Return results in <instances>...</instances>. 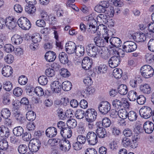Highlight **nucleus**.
I'll return each mask as SVG.
<instances>
[{"mask_svg": "<svg viewBox=\"0 0 154 154\" xmlns=\"http://www.w3.org/2000/svg\"><path fill=\"white\" fill-rule=\"evenodd\" d=\"M152 110L148 106L142 107L139 110L140 116L144 119H148L152 116Z\"/></svg>", "mask_w": 154, "mask_h": 154, "instance_id": "nucleus-7", "label": "nucleus"}, {"mask_svg": "<svg viewBox=\"0 0 154 154\" xmlns=\"http://www.w3.org/2000/svg\"><path fill=\"white\" fill-rule=\"evenodd\" d=\"M4 50L7 53L12 52L14 50V46L10 44H7L5 45L4 47Z\"/></svg>", "mask_w": 154, "mask_h": 154, "instance_id": "nucleus-57", "label": "nucleus"}, {"mask_svg": "<svg viewBox=\"0 0 154 154\" xmlns=\"http://www.w3.org/2000/svg\"><path fill=\"white\" fill-rule=\"evenodd\" d=\"M57 134V129L54 127H51L48 128L46 131V136L50 138L54 137Z\"/></svg>", "mask_w": 154, "mask_h": 154, "instance_id": "nucleus-25", "label": "nucleus"}, {"mask_svg": "<svg viewBox=\"0 0 154 154\" xmlns=\"http://www.w3.org/2000/svg\"><path fill=\"white\" fill-rule=\"evenodd\" d=\"M94 10L96 11L99 13H103L106 11V9H105L100 4L97 5L95 7Z\"/></svg>", "mask_w": 154, "mask_h": 154, "instance_id": "nucleus-64", "label": "nucleus"}, {"mask_svg": "<svg viewBox=\"0 0 154 154\" xmlns=\"http://www.w3.org/2000/svg\"><path fill=\"white\" fill-rule=\"evenodd\" d=\"M147 45L148 50L151 52H154V39H150Z\"/></svg>", "mask_w": 154, "mask_h": 154, "instance_id": "nucleus-48", "label": "nucleus"}, {"mask_svg": "<svg viewBox=\"0 0 154 154\" xmlns=\"http://www.w3.org/2000/svg\"><path fill=\"white\" fill-rule=\"evenodd\" d=\"M59 58L60 62L63 64L67 63L69 61L67 55L64 52H62L59 54Z\"/></svg>", "mask_w": 154, "mask_h": 154, "instance_id": "nucleus-27", "label": "nucleus"}, {"mask_svg": "<svg viewBox=\"0 0 154 154\" xmlns=\"http://www.w3.org/2000/svg\"><path fill=\"white\" fill-rule=\"evenodd\" d=\"M19 112L15 115L14 117L15 119L18 122L21 124H23L26 122V119L24 117L22 116L20 114Z\"/></svg>", "mask_w": 154, "mask_h": 154, "instance_id": "nucleus-37", "label": "nucleus"}, {"mask_svg": "<svg viewBox=\"0 0 154 154\" xmlns=\"http://www.w3.org/2000/svg\"><path fill=\"white\" fill-rule=\"evenodd\" d=\"M57 114L60 119L64 120L66 118L65 113L64 112L63 109L61 108H59L57 109Z\"/></svg>", "mask_w": 154, "mask_h": 154, "instance_id": "nucleus-39", "label": "nucleus"}, {"mask_svg": "<svg viewBox=\"0 0 154 154\" xmlns=\"http://www.w3.org/2000/svg\"><path fill=\"white\" fill-rule=\"evenodd\" d=\"M129 37L130 38L133 39L137 42H143L146 39V34L142 32L130 34Z\"/></svg>", "mask_w": 154, "mask_h": 154, "instance_id": "nucleus-10", "label": "nucleus"}, {"mask_svg": "<svg viewBox=\"0 0 154 154\" xmlns=\"http://www.w3.org/2000/svg\"><path fill=\"white\" fill-rule=\"evenodd\" d=\"M142 76L145 79L152 77L154 74L153 68L149 65H145L142 66L140 69Z\"/></svg>", "mask_w": 154, "mask_h": 154, "instance_id": "nucleus-1", "label": "nucleus"}, {"mask_svg": "<svg viewBox=\"0 0 154 154\" xmlns=\"http://www.w3.org/2000/svg\"><path fill=\"white\" fill-rule=\"evenodd\" d=\"M62 86L63 90L68 91L71 90L72 85L71 83L70 82L66 81L62 83Z\"/></svg>", "mask_w": 154, "mask_h": 154, "instance_id": "nucleus-34", "label": "nucleus"}, {"mask_svg": "<svg viewBox=\"0 0 154 154\" xmlns=\"http://www.w3.org/2000/svg\"><path fill=\"white\" fill-rule=\"evenodd\" d=\"M122 99L121 100L116 99L113 100L112 105L116 109H120L122 106Z\"/></svg>", "mask_w": 154, "mask_h": 154, "instance_id": "nucleus-36", "label": "nucleus"}, {"mask_svg": "<svg viewBox=\"0 0 154 154\" xmlns=\"http://www.w3.org/2000/svg\"><path fill=\"white\" fill-rule=\"evenodd\" d=\"M26 118L29 121H33L36 118V114L33 111H30L27 112L26 114Z\"/></svg>", "mask_w": 154, "mask_h": 154, "instance_id": "nucleus-35", "label": "nucleus"}, {"mask_svg": "<svg viewBox=\"0 0 154 154\" xmlns=\"http://www.w3.org/2000/svg\"><path fill=\"white\" fill-rule=\"evenodd\" d=\"M111 105L107 101H102L98 105V109L100 112L103 114H107L111 109Z\"/></svg>", "mask_w": 154, "mask_h": 154, "instance_id": "nucleus-3", "label": "nucleus"}, {"mask_svg": "<svg viewBox=\"0 0 154 154\" xmlns=\"http://www.w3.org/2000/svg\"><path fill=\"white\" fill-rule=\"evenodd\" d=\"M67 125L70 128H75L77 125V122L74 119H69L67 122Z\"/></svg>", "mask_w": 154, "mask_h": 154, "instance_id": "nucleus-42", "label": "nucleus"}, {"mask_svg": "<svg viewBox=\"0 0 154 154\" xmlns=\"http://www.w3.org/2000/svg\"><path fill=\"white\" fill-rule=\"evenodd\" d=\"M4 60L8 64L11 63L14 61V57L13 55L9 54L4 57Z\"/></svg>", "mask_w": 154, "mask_h": 154, "instance_id": "nucleus-52", "label": "nucleus"}, {"mask_svg": "<svg viewBox=\"0 0 154 154\" xmlns=\"http://www.w3.org/2000/svg\"><path fill=\"white\" fill-rule=\"evenodd\" d=\"M2 74L6 77L10 76L13 73V69L10 66H7L4 67L2 70Z\"/></svg>", "mask_w": 154, "mask_h": 154, "instance_id": "nucleus-24", "label": "nucleus"}, {"mask_svg": "<svg viewBox=\"0 0 154 154\" xmlns=\"http://www.w3.org/2000/svg\"><path fill=\"white\" fill-rule=\"evenodd\" d=\"M145 57L146 61L148 63H151L154 62V54H148L146 55Z\"/></svg>", "mask_w": 154, "mask_h": 154, "instance_id": "nucleus-62", "label": "nucleus"}, {"mask_svg": "<svg viewBox=\"0 0 154 154\" xmlns=\"http://www.w3.org/2000/svg\"><path fill=\"white\" fill-rule=\"evenodd\" d=\"M121 59L120 56H114L109 60V66L112 68H114L117 66L120 63Z\"/></svg>", "mask_w": 154, "mask_h": 154, "instance_id": "nucleus-12", "label": "nucleus"}, {"mask_svg": "<svg viewBox=\"0 0 154 154\" xmlns=\"http://www.w3.org/2000/svg\"><path fill=\"white\" fill-rule=\"evenodd\" d=\"M60 145V149L64 151L69 150L71 147L69 141L66 139L61 141Z\"/></svg>", "mask_w": 154, "mask_h": 154, "instance_id": "nucleus-17", "label": "nucleus"}, {"mask_svg": "<svg viewBox=\"0 0 154 154\" xmlns=\"http://www.w3.org/2000/svg\"><path fill=\"white\" fill-rule=\"evenodd\" d=\"M39 83L43 85H46L48 82V79L46 76L45 75L40 76L38 79Z\"/></svg>", "mask_w": 154, "mask_h": 154, "instance_id": "nucleus-43", "label": "nucleus"}, {"mask_svg": "<svg viewBox=\"0 0 154 154\" xmlns=\"http://www.w3.org/2000/svg\"><path fill=\"white\" fill-rule=\"evenodd\" d=\"M140 89L145 94H149L151 92L150 87L149 85L147 84H145L141 87Z\"/></svg>", "mask_w": 154, "mask_h": 154, "instance_id": "nucleus-40", "label": "nucleus"}, {"mask_svg": "<svg viewBox=\"0 0 154 154\" xmlns=\"http://www.w3.org/2000/svg\"><path fill=\"white\" fill-rule=\"evenodd\" d=\"M63 129V130H60V134L65 139L70 138L72 134L71 128L69 127H66Z\"/></svg>", "mask_w": 154, "mask_h": 154, "instance_id": "nucleus-21", "label": "nucleus"}, {"mask_svg": "<svg viewBox=\"0 0 154 154\" xmlns=\"http://www.w3.org/2000/svg\"><path fill=\"white\" fill-rule=\"evenodd\" d=\"M86 139L88 143L91 145H94L98 142V138L97 135L94 132L89 131L86 135Z\"/></svg>", "mask_w": 154, "mask_h": 154, "instance_id": "nucleus-8", "label": "nucleus"}, {"mask_svg": "<svg viewBox=\"0 0 154 154\" xmlns=\"http://www.w3.org/2000/svg\"><path fill=\"white\" fill-rule=\"evenodd\" d=\"M137 113L134 111H130L128 113V118L131 121H136L137 119Z\"/></svg>", "mask_w": 154, "mask_h": 154, "instance_id": "nucleus-30", "label": "nucleus"}, {"mask_svg": "<svg viewBox=\"0 0 154 154\" xmlns=\"http://www.w3.org/2000/svg\"><path fill=\"white\" fill-rule=\"evenodd\" d=\"M8 147V142L5 140H2L0 141V148L3 150H6Z\"/></svg>", "mask_w": 154, "mask_h": 154, "instance_id": "nucleus-56", "label": "nucleus"}, {"mask_svg": "<svg viewBox=\"0 0 154 154\" xmlns=\"http://www.w3.org/2000/svg\"><path fill=\"white\" fill-rule=\"evenodd\" d=\"M87 24L90 26H97L96 20L92 17H89L88 20Z\"/></svg>", "mask_w": 154, "mask_h": 154, "instance_id": "nucleus-54", "label": "nucleus"}, {"mask_svg": "<svg viewBox=\"0 0 154 154\" xmlns=\"http://www.w3.org/2000/svg\"><path fill=\"white\" fill-rule=\"evenodd\" d=\"M137 137L134 136V137L133 138L132 141L130 140V146H129V147L132 148H136L137 146Z\"/></svg>", "mask_w": 154, "mask_h": 154, "instance_id": "nucleus-55", "label": "nucleus"}, {"mask_svg": "<svg viewBox=\"0 0 154 154\" xmlns=\"http://www.w3.org/2000/svg\"><path fill=\"white\" fill-rule=\"evenodd\" d=\"M123 134L125 137H130L132 136L133 132L132 130L129 128H127L123 131Z\"/></svg>", "mask_w": 154, "mask_h": 154, "instance_id": "nucleus-60", "label": "nucleus"}, {"mask_svg": "<svg viewBox=\"0 0 154 154\" xmlns=\"http://www.w3.org/2000/svg\"><path fill=\"white\" fill-rule=\"evenodd\" d=\"M98 48L93 44H90L86 47V50L88 56L94 57H96L98 54Z\"/></svg>", "mask_w": 154, "mask_h": 154, "instance_id": "nucleus-5", "label": "nucleus"}, {"mask_svg": "<svg viewBox=\"0 0 154 154\" xmlns=\"http://www.w3.org/2000/svg\"><path fill=\"white\" fill-rule=\"evenodd\" d=\"M21 104L20 101L18 100H16L13 102L12 103L13 106L12 110L14 113L19 112V110L21 106Z\"/></svg>", "mask_w": 154, "mask_h": 154, "instance_id": "nucleus-26", "label": "nucleus"}, {"mask_svg": "<svg viewBox=\"0 0 154 154\" xmlns=\"http://www.w3.org/2000/svg\"><path fill=\"white\" fill-rule=\"evenodd\" d=\"M107 70V66L105 64L100 65L98 67V70L100 73H105Z\"/></svg>", "mask_w": 154, "mask_h": 154, "instance_id": "nucleus-45", "label": "nucleus"}, {"mask_svg": "<svg viewBox=\"0 0 154 154\" xmlns=\"http://www.w3.org/2000/svg\"><path fill=\"white\" fill-rule=\"evenodd\" d=\"M118 115L122 119H125L128 117V113L125 109H122L119 110Z\"/></svg>", "mask_w": 154, "mask_h": 154, "instance_id": "nucleus-38", "label": "nucleus"}, {"mask_svg": "<svg viewBox=\"0 0 154 154\" xmlns=\"http://www.w3.org/2000/svg\"><path fill=\"white\" fill-rule=\"evenodd\" d=\"M26 12L29 14H33L34 13L36 10L35 7L30 6H26L25 8Z\"/></svg>", "mask_w": 154, "mask_h": 154, "instance_id": "nucleus-53", "label": "nucleus"}, {"mask_svg": "<svg viewBox=\"0 0 154 154\" xmlns=\"http://www.w3.org/2000/svg\"><path fill=\"white\" fill-rule=\"evenodd\" d=\"M85 113L84 111L81 109H78L76 110L75 113V116L78 119H83L85 116Z\"/></svg>", "mask_w": 154, "mask_h": 154, "instance_id": "nucleus-41", "label": "nucleus"}, {"mask_svg": "<svg viewBox=\"0 0 154 154\" xmlns=\"http://www.w3.org/2000/svg\"><path fill=\"white\" fill-rule=\"evenodd\" d=\"M109 37L108 36H105L104 39L101 37L96 36L94 38V41L96 46L100 48L104 47L106 43L109 42Z\"/></svg>", "mask_w": 154, "mask_h": 154, "instance_id": "nucleus-9", "label": "nucleus"}, {"mask_svg": "<svg viewBox=\"0 0 154 154\" xmlns=\"http://www.w3.org/2000/svg\"><path fill=\"white\" fill-rule=\"evenodd\" d=\"M14 19L12 17H8L6 18V26L9 29H14L17 25Z\"/></svg>", "mask_w": 154, "mask_h": 154, "instance_id": "nucleus-11", "label": "nucleus"}, {"mask_svg": "<svg viewBox=\"0 0 154 154\" xmlns=\"http://www.w3.org/2000/svg\"><path fill=\"white\" fill-rule=\"evenodd\" d=\"M75 53L76 54H79V56L83 55L84 53V48L81 45L77 46L76 48Z\"/></svg>", "mask_w": 154, "mask_h": 154, "instance_id": "nucleus-49", "label": "nucleus"}, {"mask_svg": "<svg viewBox=\"0 0 154 154\" xmlns=\"http://www.w3.org/2000/svg\"><path fill=\"white\" fill-rule=\"evenodd\" d=\"M65 48L67 53L71 54L75 53L77 47L75 43L72 42H69L66 44Z\"/></svg>", "mask_w": 154, "mask_h": 154, "instance_id": "nucleus-14", "label": "nucleus"}, {"mask_svg": "<svg viewBox=\"0 0 154 154\" xmlns=\"http://www.w3.org/2000/svg\"><path fill=\"white\" fill-rule=\"evenodd\" d=\"M143 128L146 133L148 134H150L154 130V125L152 122L147 121L144 123L143 126Z\"/></svg>", "mask_w": 154, "mask_h": 154, "instance_id": "nucleus-16", "label": "nucleus"}, {"mask_svg": "<svg viewBox=\"0 0 154 154\" xmlns=\"http://www.w3.org/2000/svg\"><path fill=\"white\" fill-rule=\"evenodd\" d=\"M122 71L121 69L116 68L113 70V75L115 78L117 79L121 78L122 76Z\"/></svg>", "mask_w": 154, "mask_h": 154, "instance_id": "nucleus-33", "label": "nucleus"}, {"mask_svg": "<svg viewBox=\"0 0 154 154\" xmlns=\"http://www.w3.org/2000/svg\"><path fill=\"white\" fill-rule=\"evenodd\" d=\"M31 39L33 42L38 43L41 41L42 37L39 33H36L33 34L31 37Z\"/></svg>", "mask_w": 154, "mask_h": 154, "instance_id": "nucleus-32", "label": "nucleus"}, {"mask_svg": "<svg viewBox=\"0 0 154 154\" xmlns=\"http://www.w3.org/2000/svg\"><path fill=\"white\" fill-rule=\"evenodd\" d=\"M17 23L19 27L24 30L29 29L31 26L30 21L24 17L20 18L17 21Z\"/></svg>", "mask_w": 154, "mask_h": 154, "instance_id": "nucleus-6", "label": "nucleus"}, {"mask_svg": "<svg viewBox=\"0 0 154 154\" xmlns=\"http://www.w3.org/2000/svg\"><path fill=\"white\" fill-rule=\"evenodd\" d=\"M130 142V140L127 137H124L122 140V145L125 147H129Z\"/></svg>", "mask_w": 154, "mask_h": 154, "instance_id": "nucleus-58", "label": "nucleus"}, {"mask_svg": "<svg viewBox=\"0 0 154 154\" xmlns=\"http://www.w3.org/2000/svg\"><path fill=\"white\" fill-rule=\"evenodd\" d=\"M56 53L52 51H48L45 55V59L48 62L54 61L56 59Z\"/></svg>", "mask_w": 154, "mask_h": 154, "instance_id": "nucleus-19", "label": "nucleus"}, {"mask_svg": "<svg viewBox=\"0 0 154 154\" xmlns=\"http://www.w3.org/2000/svg\"><path fill=\"white\" fill-rule=\"evenodd\" d=\"M109 41L112 45L117 48L120 47L122 44L121 40L117 37H112L110 38Z\"/></svg>", "mask_w": 154, "mask_h": 154, "instance_id": "nucleus-23", "label": "nucleus"}, {"mask_svg": "<svg viewBox=\"0 0 154 154\" xmlns=\"http://www.w3.org/2000/svg\"><path fill=\"white\" fill-rule=\"evenodd\" d=\"M31 93H35L38 96H42L44 95V92L42 88L40 87H37L35 88L34 91H32L30 89L27 90V93L28 95L32 96V95L30 94Z\"/></svg>", "mask_w": 154, "mask_h": 154, "instance_id": "nucleus-18", "label": "nucleus"}, {"mask_svg": "<svg viewBox=\"0 0 154 154\" xmlns=\"http://www.w3.org/2000/svg\"><path fill=\"white\" fill-rule=\"evenodd\" d=\"M28 79L25 75H22L19 77L18 82L21 85H24L27 83Z\"/></svg>", "mask_w": 154, "mask_h": 154, "instance_id": "nucleus-50", "label": "nucleus"}, {"mask_svg": "<svg viewBox=\"0 0 154 154\" xmlns=\"http://www.w3.org/2000/svg\"><path fill=\"white\" fill-rule=\"evenodd\" d=\"M118 93L119 95H125L128 92V90L127 86L124 85H120L118 88Z\"/></svg>", "mask_w": 154, "mask_h": 154, "instance_id": "nucleus-29", "label": "nucleus"}, {"mask_svg": "<svg viewBox=\"0 0 154 154\" xmlns=\"http://www.w3.org/2000/svg\"><path fill=\"white\" fill-rule=\"evenodd\" d=\"M13 133L15 136L19 137L23 133V129L22 127L19 126L14 128L13 130Z\"/></svg>", "mask_w": 154, "mask_h": 154, "instance_id": "nucleus-28", "label": "nucleus"}, {"mask_svg": "<svg viewBox=\"0 0 154 154\" xmlns=\"http://www.w3.org/2000/svg\"><path fill=\"white\" fill-rule=\"evenodd\" d=\"M11 40L13 43L17 45L21 43L23 39L20 35L15 34L12 37Z\"/></svg>", "mask_w": 154, "mask_h": 154, "instance_id": "nucleus-31", "label": "nucleus"}, {"mask_svg": "<svg viewBox=\"0 0 154 154\" xmlns=\"http://www.w3.org/2000/svg\"><path fill=\"white\" fill-rule=\"evenodd\" d=\"M45 73L48 77H52L54 75L55 72L54 69L49 68L46 70Z\"/></svg>", "mask_w": 154, "mask_h": 154, "instance_id": "nucleus-59", "label": "nucleus"}, {"mask_svg": "<svg viewBox=\"0 0 154 154\" xmlns=\"http://www.w3.org/2000/svg\"><path fill=\"white\" fill-rule=\"evenodd\" d=\"M23 93V90L19 87L15 88L13 91V94L16 96H20Z\"/></svg>", "mask_w": 154, "mask_h": 154, "instance_id": "nucleus-63", "label": "nucleus"}, {"mask_svg": "<svg viewBox=\"0 0 154 154\" xmlns=\"http://www.w3.org/2000/svg\"><path fill=\"white\" fill-rule=\"evenodd\" d=\"M86 140V137L82 135H79L77 138V141L82 145L85 143Z\"/></svg>", "mask_w": 154, "mask_h": 154, "instance_id": "nucleus-61", "label": "nucleus"}, {"mask_svg": "<svg viewBox=\"0 0 154 154\" xmlns=\"http://www.w3.org/2000/svg\"><path fill=\"white\" fill-rule=\"evenodd\" d=\"M122 47L123 52L130 53L135 51L137 48V45L134 42L131 41H127L124 42Z\"/></svg>", "mask_w": 154, "mask_h": 154, "instance_id": "nucleus-2", "label": "nucleus"}, {"mask_svg": "<svg viewBox=\"0 0 154 154\" xmlns=\"http://www.w3.org/2000/svg\"><path fill=\"white\" fill-rule=\"evenodd\" d=\"M52 90L56 93H60L61 90V83L58 81H55L51 84Z\"/></svg>", "mask_w": 154, "mask_h": 154, "instance_id": "nucleus-20", "label": "nucleus"}, {"mask_svg": "<svg viewBox=\"0 0 154 154\" xmlns=\"http://www.w3.org/2000/svg\"><path fill=\"white\" fill-rule=\"evenodd\" d=\"M1 115L4 118H7L10 117L11 112L8 109H4L1 111Z\"/></svg>", "mask_w": 154, "mask_h": 154, "instance_id": "nucleus-44", "label": "nucleus"}, {"mask_svg": "<svg viewBox=\"0 0 154 154\" xmlns=\"http://www.w3.org/2000/svg\"><path fill=\"white\" fill-rule=\"evenodd\" d=\"M41 142L38 139H36L33 143H30L29 148L31 151L36 152L39 150L41 146Z\"/></svg>", "mask_w": 154, "mask_h": 154, "instance_id": "nucleus-13", "label": "nucleus"}, {"mask_svg": "<svg viewBox=\"0 0 154 154\" xmlns=\"http://www.w3.org/2000/svg\"><path fill=\"white\" fill-rule=\"evenodd\" d=\"M18 149L20 153L24 154L27 152L28 148L26 145L22 144L19 146Z\"/></svg>", "mask_w": 154, "mask_h": 154, "instance_id": "nucleus-46", "label": "nucleus"}, {"mask_svg": "<svg viewBox=\"0 0 154 154\" xmlns=\"http://www.w3.org/2000/svg\"><path fill=\"white\" fill-rule=\"evenodd\" d=\"M102 123L103 126L105 128H107L110 126L111 121L108 118L105 117L102 119Z\"/></svg>", "mask_w": 154, "mask_h": 154, "instance_id": "nucleus-51", "label": "nucleus"}, {"mask_svg": "<svg viewBox=\"0 0 154 154\" xmlns=\"http://www.w3.org/2000/svg\"><path fill=\"white\" fill-rule=\"evenodd\" d=\"M3 87L6 91H10L12 88L13 85L11 82L7 81H6L5 83L3 84Z\"/></svg>", "mask_w": 154, "mask_h": 154, "instance_id": "nucleus-47", "label": "nucleus"}, {"mask_svg": "<svg viewBox=\"0 0 154 154\" xmlns=\"http://www.w3.org/2000/svg\"><path fill=\"white\" fill-rule=\"evenodd\" d=\"M97 137L103 138L107 136L105 128L101 127H99L96 131Z\"/></svg>", "mask_w": 154, "mask_h": 154, "instance_id": "nucleus-22", "label": "nucleus"}, {"mask_svg": "<svg viewBox=\"0 0 154 154\" xmlns=\"http://www.w3.org/2000/svg\"><path fill=\"white\" fill-rule=\"evenodd\" d=\"M92 60L88 57H85L82 60V66L85 70H89L91 68L92 64Z\"/></svg>", "mask_w": 154, "mask_h": 154, "instance_id": "nucleus-15", "label": "nucleus"}, {"mask_svg": "<svg viewBox=\"0 0 154 154\" xmlns=\"http://www.w3.org/2000/svg\"><path fill=\"white\" fill-rule=\"evenodd\" d=\"M97 112L93 109H88L85 112V117L88 122H94L96 119Z\"/></svg>", "mask_w": 154, "mask_h": 154, "instance_id": "nucleus-4", "label": "nucleus"}]
</instances>
